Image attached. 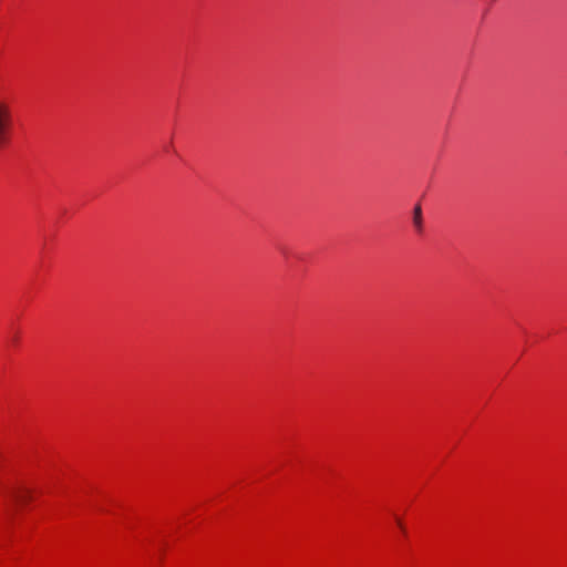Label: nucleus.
Masks as SVG:
<instances>
[{
	"label": "nucleus",
	"mask_w": 567,
	"mask_h": 567,
	"mask_svg": "<svg viewBox=\"0 0 567 567\" xmlns=\"http://www.w3.org/2000/svg\"><path fill=\"white\" fill-rule=\"evenodd\" d=\"M12 110L6 100H0V138L7 140L13 137L12 134Z\"/></svg>",
	"instance_id": "nucleus-1"
},
{
	"label": "nucleus",
	"mask_w": 567,
	"mask_h": 567,
	"mask_svg": "<svg viewBox=\"0 0 567 567\" xmlns=\"http://www.w3.org/2000/svg\"><path fill=\"white\" fill-rule=\"evenodd\" d=\"M3 494L17 503H25L31 499V491L22 485L4 487Z\"/></svg>",
	"instance_id": "nucleus-2"
},
{
	"label": "nucleus",
	"mask_w": 567,
	"mask_h": 567,
	"mask_svg": "<svg viewBox=\"0 0 567 567\" xmlns=\"http://www.w3.org/2000/svg\"><path fill=\"white\" fill-rule=\"evenodd\" d=\"M396 523H398V525H399L401 528H403L402 523H401V520H400L399 518H396Z\"/></svg>",
	"instance_id": "nucleus-4"
},
{
	"label": "nucleus",
	"mask_w": 567,
	"mask_h": 567,
	"mask_svg": "<svg viewBox=\"0 0 567 567\" xmlns=\"http://www.w3.org/2000/svg\"><path fill=\"white\" fill-rule=\"evenodd\" d=\"M422 208L420 205H416L413 210V224L417 231L422 230Z\"/></svg>",
	"instance_id": "nucleus-3"
}]
</instances>
